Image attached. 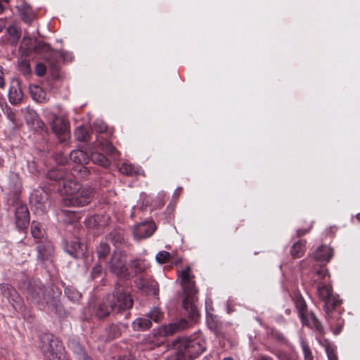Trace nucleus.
<instances>
[{"instance_id":"nucleus-60","label":"nucleus","mask_w":360,"mask_h":360,"mask_svg":"<svg viewBox=\"0 0 360 360\" xmlns=\"http://www.w3.org/2000/svg\"><path fill=\"white\" fill-rule=\"evenodd\" d=\"M122 237L120 236H117V238L115 240V243L121 242Z\"/></svg>"},{"instance_id":"nucleus-38","label":"nucleus","mask_w":360,"mask_h":360,"mask_svg":"<svg viewBox=\"0 0 360 360\" xmlns=\"http://www.w3.org/2000/svg\"><path fill=\"white\" fill-rule=\"evenodd\" d=\"M65 293L67 297L72 301H77L81 297L80 292L71 288H66L65 289Z\"/></svg>"},{"instance_id":"nucleus-56","label":"nucleus","mask_w":360,"mask_h":360,"mask_svg":"<svg viewBox=\"0 0 360 360\" xmlns=\"http://www.w3.org/2000/svg\"><path fill=\"white\" fill-rule=\"evenodd\" d=\"M36 124H37V126L39 128H41V129H42V128H43V127H44V123H43V122H42L41 120H39V119L36 120Z\"/></svg>"},{"instance_id":"nucleus-5","label":"nucleus","mask_w":360,"mask_h":360,"mask_svg":"<svg viewBox=\"0 0 360 360\" xmlns=\"http://www.w3.org/2000/svg\"><path fill=\"white\" fill-rule=\"evenodd\" d=\"M46 360H68L60 342L51 334H44L39 345Z\"/></svg>"},{"instance_id":"nucleus-30","label":"nucleus","mask_w":360,"mask_h":360,"mask_svg":"<svg viewBox=\"0 0 360 360\" xmlns=\"http://www.w3.org/2000/svg\"><path fill=\"white\" fill-rule=\"evenodd\" d=\"M80 243L77 240L70 241L66 245L65 249L67 252L72 257H77L80 249Z\"/></svg>"},{"instance_id":"nucleus-14","label":"nucleus","mask_w":360,"mask_h":360,"mask_svg":"<svg viewBox=\"0 0 360 360\" xmlns=\"http://www.w3.org/2000/svg\"><path fill=\"white\" fill-rule=\"evenodd\" d=\"M30 222L29 211L26 205H20L15 210V224L19 229L25 228Z\"/></svg>"},{"instance_id":"nucleus-11","label":"nucleus","mask_w":360,"mask_h":360,"mask_svg":"<svg viewBox=\"0 0 360 360\" xmlns=\"http://www.w3.org/2000/svg\"><path fill=\"white\" fill-rule=\"evenodd\" d=\"M51 129L60 141H65L70 136L68 123L64 117L54 116L51 122Z\"/></svg>"},{"instance_id":"nucleus-20","label":"nucleus","mask_w":360,"mask_h":360,"mask_svg":"<svg viewBox=\"0 0 360 360\" xmlns=\"http://www.w3.org/2000/svg\"><path fill=\"white\" fill-rule=\"evenodd\" d=\"M152 326L151 321L147 317H139L132 323V328L136 331H143L149 329Z\"/></svg>"},{"instance_id":"nucleus-17","label":"nucleus","mask_w":360,"mask_h":360,"mask_svg":"<svg viewBox=\"0 0 360 360\" xmlns=\"http://www.w3.org/2000/svg\"><path fill=\"white\" fill-rule=\"evenodd\" d=\"M315 260L321 262H328L333 255V249L327 245H321L314 252Z\"/></svg>"},{"instance_id":"nucleus-4","label":"nucleus","mask_w":360,"mask_h":360,"mask_svg":"<svg viewBox=\"0 0 360 360\" xmlns=\"http://www.w3.org/2000/svg\"><path fill=\"white\" fill-rule=\"evenodd\" d=\"M178 357L180 359H195L206 349L205 337L201 333H196L188 338L179 340L176 345Z\"/></svg>"},{"instance_id":"nucleus-43","label":"nucleus","mask_w":360,"mask_h":360,"mask_svg":"<svg viewBox=\"0 0 360 360\" xmlns=\"http://www.w3.org/2000/svg\"><path fill=\"white\" fill-rule=\"evenodd\" d=\"M61 214H63V217H72V219L70 220L68 219H64L67 223H73L79 219V217L77 214L75 212L72 211H68V210H62Z\"/></svg>"},{"instance_id":"nucleus-2","label":"nucleus","mask_w":360,"mask_h":360,"mask_svg":"<svg viewBox=\"0 0 360 360\" xmlns=\"http://www.w3.org/2000/svg\"><path fill=\"white\" fill-rule=\"evenodd\" d=\"M190 271V266H186L185 269L179 272V278L186 294V297L183 300V307L187 315L194 319L199 316L198 308L195 304V295L198 292V289L193 281L194 276Z\"/></svg>"},{"instance_id":"nucleus-6","label":"nucleus","mask_w":360,"mask_h":360,"mask_svg":"<svg viewBox=\"0 0 360 360\" xmlns=\"http://www.w3.org/2000/svg\"><path fill=\"white\" fill-rule=\"evenodd\" d=\"M92 197V188L87 186H82L72 197H64L62 204L67 207H83L91 201Z\"/></svg>"},{"instance_id":"nucleus-44","label":"nucleus","mask_w":360,"mask_h":360,"mask_svg":"<svg viewBox=\"0 0 360 360\" xmlns=\"http://www.w3.org/2000/svg\"><path fill=\"white\" fill-rule=\"evenodd\" d=\"M75 352L77 354L78 360H92L89 356L86 355L85 352L79 345L76 346Z\"/></svg>"},{"instance_id":"nucleus-3","label":"nucleus","mask_w":360,"mask_h":360,"mask_svg":"<svg viewBox=\"0 0 360 360\" xmlns=\"http://www.w3.org/2000/svg\"><path fill=\"white\" fill-rule=\"evenodd\" d=\"M190 271V266H186L185 269L179 272V278L186 294V297L183 300V307L187 315L194 319L199 316L198 308L195 304V295L198 292V289L193 281L194 276Z\"/></svg>"},{"instance_id":"nucleus-41","label":"nucleus","mask_w":360,"mask_h":360,"mask_svg":"<svg viewBox=\"0 0 360 360\" xmlns=\"http://www.w3.org/2000/svg\"><path fill=\"white\" fill-rule=\"evenodd\" d=\"M32 49H34L37 52L47 51L49 50V46L44 43L38 42L34 46L27 47L28 51H32Z\"/></svg>"},{"instance_id":"nucleus-55","label":"nucleus","mask_w":360,"mask_h":360,"mask_svg":"<svg viewBox=\"0 0 360 360\" xmlns=\"http://www.w3.org/2000/svg\"><path fill=\"white\" fill-rule=\"evenodd\" d=\"M165 360H186V359H180L178 357V351H177L175 356H169V357L167 358Z\"/></svg>"},{"instance_id":"nucleus-12","label":"nucleus","mask_w":360,"mask_h":360,"mask_svg":"<svg viewBox=\"0 0 360 360\" xmlns=\"http://www.w3.org/2000/svg\"><path fill=\"white\" fill-rule=\"evenodd\" d=\"M156 229L155 224L151 221H145L137 224L133 229L134 238L138 240L150 236Z\"/></svg>"},{"instance_id":"nucleus-63","label":"nucleus","mask_w":360,"mask_h":360,"mask_svg":"<svg viewBox=\"0 0 360 360\" xmlns=\"http://www.w3.org/2000/svg\"><path fill=\"white\" fill-rule=\"evenodd\" d=\"M356 217L359 221H360V213L357 214Z\"/></svg>"},{"instance_id":"nucleus-46","label":"nucleus","mask_w":360,"mask_h":360,"mask_svg":"<svg viewBox=\"0 0 360 360\" xmlns=\"http://www.w3.org/2000/svg\"><path fill=\"white\" fill-rule=\"evenodd\" d=\"M46 66L42 63H38L37 64L35 67V73L37 75L41 77L44 76L46 73Z\"/></svg>"},{"instance_id":"nucleus-10","label":"nucleus","mask_w":360,"mask_h":360,"mask_svg":"<svg viewBox=\"0 0 360 360\" xmlns=\"http://www.w3.org/2000/svg\"><path fill=\"white\" fill-rule=\"evenodd\" d=\"M110 297L113 300L114 311L117 312L129 309L133 305V301L130 296L126 292L121 291L119 288H115V291L112 295H110Z\"/></svg>"},{"instance_id":"nucleus-59","label":"nucleus","mask_w":360,"mask_h":360,"mask_svg":"<svg viewBox=\"0 0 360 360\" xmlns=\"http://www.w3.org/2000/svg\"><path fill=\"white\" fill-rule=\"evenodd\" d=\"M307 233V231H302V230H299L297 231V233L299 236H301V235H303V234H305Z\"/></svg>"},{"instance_id":"nucleus-40","label":"nucleus","mask_w":360,"mask_h":360,"mask_svg":"<svg viewBox=\"0 0 360 360\" xmlns=\"http://www.w3.org/2000/svg\"><path fill=\"white\" fill-rule=\"evenodd\" d=\"M170 257V254L166 251H160L156 255V260L160 264L167 262Z\"/></svg>"},{"instance_id":"nucleus-33","label":"nucleus","mask_w":360,"mask_h":360,"mask_svg":"<svg viewBox=\"0 0 360 360\" xmlns=\"http://www.w3.org/2000/svg\"><path fill=\"white\" fill-rule=\"evenodd\" d=\"M75 136L77 141L86 142L89 141V134L86 130L82 127H78L75 131Z\"/></svg>"},{"instance_id":"nucleus-23","label":"nucleus","mask_w":360,"mask_h":360,"mask_svg":"<svg viewBox=\"0 0 360 360\" xmlns=\"http://www.w3.org/2000/svg\"><path fill=\"white\" fill-rule=\"evenodd\" d=\"M302 323L309 327L314 328L318 330H321V325L315 315L312 313L309 314L308 311L301 318Z\"/></svg>"},{"instance_id":"nucleus-64","label":"nucleus","mask_w":360,"mask_h":360,"mask_svg":"<svg viewBox=\"0 0 360 360\" xmlns=\"http://www.w3.org/2000/svg\"><path fill=\"white\" fill-rule=\"evenodd\" d=\"M27 39H26L25 38H24V39H23V40H22V44H25V42H26V41H27Z\"/></svg>"},{"instance_id":"nucleus-58","label":"nucleus","mask_w":360,"mask_h":360,"mask_svg":"<svg viewBox=\"0 0 360 360\" xmlns=\"http://www.w3.org/2000/svg\"><path fill=\"white\" fill-rule=\"evenodd\" d=\"M6 24L4 20L0 19V32L3 30V29L5 27Z\"/></svg>"},{"instance_id":"nucleus-26","label":"nucleus","mask_w":360,"mask_h":360,"mask_svg":"<svg viewBox=\"0 0 360 360\" xmlns=\"http://www.w3.org/2000/svg\"><path fill=\"white\" fill-rule=\"evenodd\" d=\"M91 160L94 164L102 166L103 167H108L110 165V160L102 153L94 151L91 153Z\"/></svg>"},{"instance_id":"nucleus-32","label":"nucleus","mask_w":360,"mask_h":360,"mask_svg":"<svg viewBox=\"0 0 360 360\" xmlns=\"http://www.w3.org/2000/svg\"><path fill=\"white\" fill-rule=\"evenodd\" d=\"M98 149L108 155H115L118 154L115 147L109 142L101 143L98 145Z\"/></svg>"},{"instance_id":"nucleus-52","label":"nucleus","mask_w":360,"mask_h":360,"mask_svg":"<svg viewBox=\"0 0 360 360\" xmlns=\"http://www.w3.org/2000/svg\"><path fill=\"white\" fill-rule=\"evenodd\" d=\"M276 355L280 360H290L288 355L285 353L280 352V353H278Z\"/></svg>"},{"instance_id":"nucleus-57","label":"nucleus","mask_w":360,"mask_h":360,"mask_svg":"<svg viewBox=\"0 0 360 360\" xmlns=\"http://www.w3.org/2000/svg\"><path fill=\"white\" fill-rule=\"evenodd\" d=\"M181 189L182 188L181 187L176 188V191L174 193V196L177 198L180 195V193L181 192Z\"/></svg>"},{"instance_id":"nucleus-37","label":"nucleus","mask_w":360,"mask_h":360,"mask_svg":"<svg viewBox=\"0 0 360 360\" xmlns=\"http://www.w3.org/2000/svg\"><path fill=\"white\" fill-rule=\"evenodd\" d=\"M295 306L298 310L299 316L301 319L307 312V305L304 300L302 298H297L295 302Z\"/></svg>"},{"instance_id":"nucleus-36","label":"nucleus","mask_w":360,"mask_h":360,"mask_svg":"<svg viewBox=\"0 0 360 360\" xmlns=\"http://www.w3.org/2000/svg\"><path fill=\"white\" fill-rule=\"evenodd\" d=\"M147 317L152 321L159 322L163 317L162 313L158 307H154L148 314Z\"/></svg>"},{"instance_id":"nucleus-19","label":"nucleus","mask_w":360,"mask_h":360,"mask_svg":"<svg viewBox=\"0 0 360 360\" xmlns=\"http://www.w3.org/2000/svg\"><path fill=\"white\" fill-rule=\"evenodd\" d=\"M38 257L44 260L48 259L53 252V246L50 242H40L37 245Z\"/></svg>"},{"instance_id":"nucleus-18","label":"nucleus","mask_w":360,"mask_h":360,"mask_svg":"<svg viewBox=\"0 0 360 360\" xmlns=\"http://www.w3.org/2000/svg\"><path fill=\"white\" fill-rule=\"evenodd\" d=\"M187 326L188 322L185 319H182L179 322L169 323V325L162 326L160 333L165 336L171 335L178 330L185 329Z\"/></svg>"},{"instance_id":"nucleus-61","label":"nucleus","mask_w":360,"mask_h":360,"mask_svg":"<svg viewBox=\"0 0 360 360\" xmlns=\"http://www.w3.org/2000/svg\"><path fill=\"white\" fill-rule=\"evenodd\" d=\"M51 55H53V56H58L59 53L56 52V51H51Z\"/></svg>"},{"instance_id":"nucleus-21","label":"nucleus","mask_w":360,"mask_h":360,"mask_svg":"<svg viewBox=\"0 0 360 360\" xmlns=\"http://www.w3.org/2000/svg\"><path fill=\"white\" fill-rule=\"evenodd\" d=\"M128 268L129 273L128 276L129 278L143 271L146 269V264L140 259H134L128 264Z\"/></svg>"},{"instance_id":"nucleus-47","label":"nucleus","mask_w":360,"mask_h":360,"mask_svg":"<svg viewBox=\"0 0 360 360\" xmlns=\"http://www.w3.org/2000/svg\"><path fill=\"white\" fill-rule=\"evenodd\" d=\"M96 131L102 133L106 130V125L102 121H96L94 124Z\"/></svg>"},{"instance_id":"nucleus-28","label":"nucleus","mask_w":360,"mask_h":360,"mask_svg":"<svg viewBox=\"0 0 360 360\" xmlns=\"http://www.w3.org/2000/svg\"><path fill=\"white\" fill-rule=\"evenodd\" d=\"M31 95L36 101L42 103L46 101V93L39 86H34L30 88Z\"/></svg>"},{"instance_id":"nucleus-25","label":"nucleus","mask_w":360,"mask_h":360,"mask_svg":"<svg viewBox=\"0 0 360 360\" xmlns=\"http://www.w3.org/2000/svg\"><path fill=\"white\" fill-rule=\"evenodd\" d=\"M8 40L11 44H15L21 37L20 29L15 25H10L7 28Z\"/></svg>"},{"instance_id":"nucleus-9","label":"nucleus","mask_w":360,"mask_h":360,"mask_svg":"<svg viewBox=\"0 0 360 360\" xmlns=\"http://www.w3.org/2000/svg\"><path fill=\"white\" fill-rule=\"evenodd\" d=\"M53 295H46L44 293V286L41 283H35L33 285H30L27 289V297L33 302L39 303L44 300L46 304L51 302L54 300L59 292H55L52 289Z\"/></svg>"},{"instance_id":"nucleus-16","label":"nucleus","mask_w":360,"mask_h":360,"mask_svg":"<svg viewBox=\"0 0 360 360\" xmlns=\"http://www.w3.org/2000/svg\"><path fill=\"white\" fill-rule=\"evenodd\" d=\"M112 302L113 300L111 299L110 295L104 297L98 307L96 315L100 318L108 316L112 311H114L115 305H112Z\"/></svg>"},{"instance_id":"nucleus-15","label":"nucleus","mask_w":360,"mask_h":360,"mask_svg":"<svg viewBox=\"0 0 360 360\" xmlns=\"http://www.w3.org/2000/svg\"><path fill=\"white\" fill-rule=\"evenodd\" d=\"M81 186L77 181L67 177L64 179L63 186L59 187L58 191L65 197H72Z\"/></svg>"},{"instance_id":"nucleus-24","label":"nucleus","mask_w":360,"mask_h":360,"mask_svg":"<svg viewBox=\"0 0 360 360\" xmlns=\"http://www.w3.org/2000/svg\"><path fill=\"white\" fill-rule=\"evenodd\" d=\"M120 172L127 176L139 174L142 172L141 168L128 162H124L119 168Z\"/></svg>"},{"instance_id":"nucleus-8","label":"nucleus","mask_w":360,"mask_h":360,"mask_svg":"<svg viewBox=\"0 0 360 360\" xmlns=\"http://www.w3.org/2000/svg\"><path fill=\"white\" fill-rule=\"evenodd\" d=\"M70 158L72 162L79 165L72 168V175H77L80 178L86 177L89 173L87 167L84 166L89 162L88 154L83 150H75L70 153Z\"/></svg>"},{"instance_id":"nucleus-62","label":"nucleus","mask_w":360,"mask_h":360,"mask_svg":"<svg viewBox=\"0 0 360 360\" xmlns=\"http://www.w3.org/2000/svg\"><path fill=\"white\" fill-rule=\"evenodd\" d=\"M223 360H233L231 357H226Z\"/></svg>"},{"instance_id":"nucleus-49","label":"nucleus","mask_w":360,"mask_h":360,"mask_svg":"<svg viewBox=\"0 0 360 360\" xmlns=\"http://www.w3.org/2000/svg\"><path fill=\"white\" fill-rule=\"evenodd\" d=\"M101 271H102L101 266L100 265L96 266L93 268L91 274L94 277H97L101 274Z\"/></svg>"},{"instance_id":"nucleus-54","label":"nucleus","mask_w":360,"mask_h":360,"mask_svg":"<svg viewBox=\"0 0 360 360\" xmlns=\"http://www.w3.org/2000/svg\"><path fill=\"white\" fill-rule=\"evenodd\" d=\"M258 360H273V359L266 355H259L258 356Z\"/></svg>"},{"instance_id":"nucleus-39","label":"nucleus","mask_w":360,"mask_h":360,"mask_svg":"<svg viewBox=\"0 0 360 360\" xmlns=\"http://www.w3.org/2000/svg\"><path fill=\"white\" fill-rule=\"evenodd\" d=\"M301 346L304 360H314V356L309 347L303 340L301 342Z\"/></svg>"},{"instance_id":"nucleus-42","label":"nucleus","mask_w":360,"mask_h":360,"mask_svg":"<svg viewBox=\"0 0 360 360\" xmlns=\"http://www.w3.org/2000/svg\"><path fill=\"white\" fill-rule=\"evenodd\" d=\"M326 352L327 354L328 360H338V357L333 345L327 344L326 345Z\"/></svg>"},{"instance_id":"nucleus-35","label":"nucleus","mask_w":360,"mask_h":360,"mask_svg":"<svg viewBox=\"0 0 360 360\" xmlns=\"http://www.w3.org/2000/svg\"><path fill=\"white\" fill-rule=\"evenodd\" d=\"M110 251V247L107 243H101L97 248V255L99 259H104L109 254Z\"/></svg>"},{"instance_id":"nucleus-45","label":"nucleus","mask_w":360,"mask_h":360,"mask_svg":"<svg viewBox=\"0 0 360 360\" xmlns=\"http://www.w3.org/2000/svg\"><path fill=\"white\" fill-rule=\"evenodd\" d=\"M22 18L26 22H31L34 18V15L30 12L29 8H26L25 12H21Z\"/></svg>"},{"instance_id":"nucleus-51","label":"nucleus","mask_w":360,"mask_h":360,"mask_svg":"<svg viewBox=\"0 0 360 360\" xmlns=\"http://www.w3.org/2000/svg\"><path fill=\"white\" fill-rule=\"evenodd\" d=\"M5 82L4 79V72L2 70V68L0 65V88H3L4 86Z\"/></svg>"},{"instance_id":"nucleus-29","label":"nucleus","mask_w":360,"mask_h":360,"mask_svg":"<svg viewBox=\"0 0 360 360\" xmlns=\"http://www.w3.org/2000/svg\"><path fill=\"white\" fill-rule=\"evenodd\" d=\"M304 251L305 243L304 241H299L292 246L290 252L292 257L299 258L304 255Z\"/></svg>"},{"instance_id":"nucleus-1","label":"nucleus","mask_w":360,"mask_h":360,"mask_svg":"<svg viewBox=\"0 0 360 360\" xmlns=\"http://www.w3.org/2000/svg\"><path fill=\"white\" fill-rule=\"evenodd\" d=\"M317 295L324 302L326 318L331 330L335 335L339 334L343 327L344 321L341 318L340 312L335 307L341 304V300L333 295L330 285L319 284L317 286Z\"/></svg>"},{"instance_id":"nucleus-53","label":"nucleus","mask_w":360,"mask_h":360,"mask_svg":"<svg viewBox=\"0 0 360 360\" xmlns=\"http://www.w3.org/2000/svg\"><path fill=\"white\" fill-rule=\"evenodd\" d=\"M136 285L139 288H145V282L142 278H139L136 281Z\"/></svg>"},{"instance_id":"nucleus-7","label":"nucleus","mask_w":360,"mask_h":360,"mask_svg":"<svg viewBox=\"0 0 360 360\" xmlns=\"http://www.w3.org/2000/svg\"><path fill=\"white\" fill-rule=\"evenodd\" d=\"M109 269L117 277L127 278L129 273L126 255L120 251L114 252L109 262Z\"/></svg>"},{"instance_id":"nucleus-22","label":"nucleus","mask_w":360,"mask_h":360,"mask_svg":"<svg viewBox=\"0 0 360 360\" xmlns=\"http://www.w3.org/2000/svg\"><path fill=\"white\" fill-rule=\"evenodd\" d=\"M8 98L12 104H18L22 100V91L18 84L11 86L8 91Z\"/></svg>"},{"instance_id":"nucleus-50","label":"nucleus","mask_w":360,"mask_h":360,"mask_svg":"<svg viewBox=\"0 0 360 360\" xmlns=\"http://www.w3.org/2000/svg\"><path fill=\"white\" fill-rule=\"evenodd\" d=\"M317 276H320L321 278H325L328 274V271L326 269L321 268L319 270H317L316 271Z\"/></svg>"},{"instance_id":"nucleus-48","label":"nucleus","mask_w":360,"mask_h":360,"mask_svg":"<svg viewBox=\"0 0 360 360\" xmlns=\"http://www.w3.org/2000/svg\"><path fill=\"white\" fill-rule=\"evenodd\" d=\"M10 0H0V14L4 12V11L8 6Z\"/></svg>"},{"instance_id":"nucleus-27","label":"nucleus","mask_w":360,"mask_h":360,"mask_svg":"<svg viewBox=\"0 0 360 360\" xmlns=\"http://www.w3.org/2000/svg\"><path fill=\"white\" fill-rule=\"evenodd\" d=\"M47 176L51 180L64 181V179L67 178L68 174L61 167H57L49 170L47 173Z\"/></svg>"},{"instance_id":"nucleus-13","label":"nucleus","mask_w":360,"mask_h":360,"mask_svg":"<svg viewBox=\"0 0 360 360\" xmlns=\"http://www.w3.org/2000/svg\"><path fill=\"white\" fill-rule=\"evenodd\" d=\"M49 195L44 191H35L31 197V201L36 207L37 209H39L42 212H44L46 210L48 205Z\"/></svg>"},{"instance_id":"nucleus-31","label":"nucleus","mask_w":360,"mask_h":360,"mask_svg":"<svg viewBox=\"0 0 360 360\" xmlns=\"http://www.w3.org/2000/svg\"><path fill=\"white\" fill-rule=\"evenodd\" d=\"M0 291L3 295L6 297L8 299L11 298L12 300H15L14 297L18 298L15 290L8 284H0Z\"/></svg>"},{"instance_id":"nucleus-34","label":"nucleus","mask_w":360,"mask_h":360,"mask_svg":"<svg viewBox=\"0 0 360 360\" xmlns=\"http://www.w3.org/2000/svg\"><path fill=\"white\" fill-rule=\"evenodd\" d=\"M31 233L34 238H41L43 236L41 226L39 222L32 221L31 224Z\"/></svg>"}]
</instances>
